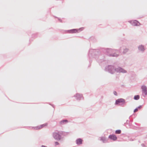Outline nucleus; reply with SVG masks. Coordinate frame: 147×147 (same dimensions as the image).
Instances as JSON below:
<instances>
[{
    "mask_svg": "<svg viewBox=\"0 0 147 147\" xmlns=\"http://www.w3.org/2000/svg\"><path fill=\"white\" fill-rule=\"evenodd\" d=\"M47 125V123H45L44 124H43L42 125H40V126H38V127H36V129H40L43 127H45V126H46Z\"/></svg>",
    "mask_w": 147,
    "mask_h": 147,
    "instance_id": "nucleus-8",
    "label": "nucleus"
},
{
    "mask_svg": "<svg viewBox=\"0 0 147 147\" xmlns=\"http://www.w3.org/2000/svg\"><path fill=\"white\" fill-rule=\"evenodd\" d=\"M109 138L111 140H112L114 141L117 139V137L116 136L114 135H111L109 136Z\"/></svg>",
    "mask_w": 147,
    "mask_h": 147,
    "instance_id": "nucleus-4",
    "label": "nucleus"
},
{
    "mask_svg": "<svg viewBox=\"0 0 147 147\" xmlns=\"http://www.w3.org/2000/svg\"><path fill=\"white\" fill-rule=\"evenodd\" d=\"M140 96L138 95L135 96L134 97V99L136 100H138L139 99Z\"/></svg>",
    "mask_w": 147,
    "mask_h": 147,
    "instance_id": "nucleus-11",
    "label": "nucleus"
},
{
    "mask_svg": "<svg viewBox=\"0 0 147 147\" xmlns=\"http://www.w3.org/2000/svg\"><path fill=\"white\" fill-rule=\"evenodd\" d=\"M42 147H47L46 146H45L42 145Z\"/></svg>",
    "mask_w": 147,
    "mask_h": 147,
    "instance_id": "nucleus-20",
    "label": "nucleus"
},
{
    "mask_svg": "<svg viewBox=\"0 0 147 147\" xmlns=\"http://www.w3.org/2000/svg\"><path fill=\"white\" fill-rule=\"evenodd\" d=\"M125 100L123 98H120L117 100L115 102L116 104H118L120 103H125Z\"/></svg>",
    "mask_w": 147,
    "mask_h": 147,
    "instance_id": "nucleus-2",
    "label": "nucleus"
},
{
    "mask_svg": "<svg viewBox=\"0 0 147 147\" xmlns=\"http://www.w3.org/2000/svg\"><path fill=\"white\" fill-rule=\"evenodd\" d=\"M138 111V109H135L134 110V112H136L137 111Z\"/></svg>",
    "mask_w": 147,
    "mask_h": 147,
    "instance_id": "nucleus-15",
    "label": "nucleus"
},
{
    "mask_svg": "<svg viewBox=\"0 0 147 147\" xmlns=\"http://www.w3.org/2000/svg\"><path fill=\"white\" fill-rule=\"evenodd\" d=\"M68 122V121L67 120H64L63 121H61L60 122V124H63L65 123H67Z\"/></svg>",
    "mask_w": 147,
    "mask_h": 147,
    "instance_id": "nucleus-9",
    "label": "nucleus"
},
{
    "mask_svg": "<svg viewBox=\"0 0 147 147\" xmlns=\"http://www.w3.org/2000/svg\"><path fill=\"white\" fill-rule=\"evenodd\" d=\"M139 49L141 51H143L144 50V47L142 46H140L139 47Z\"/></svg>",
    "mask_w": 147,
    "mask_h": 147,
    "instance_id": "nucleus-10",
    "label": "nucleus"
},
{
    "mask_svg": "<svg viewBox=\"0 0 147 147\" xmlns=\"http://www.w3.org/2000/svg\"><path fill=\"white\" fill-rule=\"evenodd\" d=\"M114 94L115 95H117V92H115V91L114 92Z\"/></svg>",
    "mask_w": 147,
    "mask_h": 147,
    "instance_id": "nucleus-16",
    "label": "nucleus"
},
{
    "mask_svg": "<svg viewBox=\"0 0 147 147\" xmlns=\"http://www.w3.org/2000/svg\"><path fill=\"white\" fill-rule=\"evenodd\" d=\"M121 130H117L115 131V133L116 134H119L121 133Z\"/></svg>",
    "mask_w": 147,
    "mask_h": 147,
    "instance_id": "nucleus-14",
    "label": "nucleus"
},
{
    "mask_svg": "<svg viewBox=\"0 0 147 147\" xmlns=\"http://www.w3.org/2000/svg\"><path fill=\"white\" fill-rule=\"evenodd\" d=\"M53 136L55 139L57 140H59L61 139L60 135L58 133L55 132L53 133Z\"/></svg>",
    "mask_w": 147,
    "mask_h": 147,
    "instance_id": "nucleus-1",
    "label": "nucleus"
},
{
    "mask_svg": "<svg viewBox=\"0 0 147 147\" xmlns=\"http://www.w3.org/2000/svg\"><path fill=\"white\" fill-rule=\"evenodd\" d=\"M79 30H80V29L77 30V29H72V30H69V33H76L78 32V31Z\"/></svg>",
    "mask_w": 147,
    "mask_h": 147,
    "instance_id": "nucleus-5",
    "label": "nucleus"
},
{
    "mask_svg": "<svg viewBox=\"0 0 147 147\" xmlns=\"http://www.w3.org/2000/svg\"><path fill=\"white\" fill-rule=\"evenodd\" d=\"M111 56H118V55H112Z\"/></svg>",
    "mask_w": 147,
    "mask_h": 147,
    "instance_id": "nucleus-18",
    "label": "nucleus"
},
{
    "mask_svg": "<svg viewBox=\"0 0 147 147\" xmlns=\"http://www.w3.org/2000/svg\"><path fill=\"white\" fill-rule=\"evenodd\" d=\"M141 107V106H140V107H139V108H140Z\"/></svg>",
    "mask_w": 147,
    "mask_h": 147,
    "instance_id": "nucleus-21",
    "label": "nucleus"
},
{
    "mask_svg": "<svg viewBox=\"0 0 147 147\" xmlns=\"http://www.w3.org/2000/svg\"><path fill=\"white\" fill-rule=\"evenodd\" d=\"M82 140L80 138H79L76 140V144H82Z\"/></svg>",
    "mask_w": 147,
    "mask_h": 147,
    "instance_id": "nucleus-7",
    "label": "nucleus"
},
{
    "mask_svg": "<svg viewBox=\"0 0 147 147\" xmlns=\"http://www.w3.org/2000/svg\"><path fill=\"white\" fill-rule=\"evenodd\" d=\"M123 72H125V71H124Z\"/></svg>",
    "mask_w": 147,
    "mask_h": 147,
    "instance_id": "nucleus-22",
    "label": "nucleus"
},
{
    "mask_svg": "<svg viewBox=\"0 0 147 147\" xmlns=\"http://www.w3.org/2000/svg\"><path fill=\"white\" fill-rule=\"evenodd\" d=\"M128 51V50H127V49H125V50H124V52L125 53V52H126V51Z\"/></svg>",
    "mask_w": 147,
    "mask_h": 147,
    "instance_id": "nucleus-19",
    "label": "nucleus"
},
{
    "mask_svg": "<svg viewBox=\"0 0 147 147\" xmlns=\"http://www.w3.org/2000/svg\"><path fill=\"white\" fill-rule=\"evenodd\" d=\"M55 145H57L59 144V143L57 142H56L55 143Z\"/></svg>",
    "mask_w": 147,
    "mask_h": 147,
    "instance_id": "nucleus-17",
    "label": "nucleus"
},
{
    "mask_svg": "<svg viewBox=\"0 0 147 147\" xmlns=\"http://www.w3.org/2000/svg\"><path fill=\"white\" fill-rule=\"evenodd\" d=\"M101 140L103 142H104L106 140V138L105 137H101Z\"/></svg>",
    "mask_w": 147,
    "mask_h": 147,
    "instance_id": "nucleus-13",
    "label": "nucleus"
},
{
    "mask_svg": "<svg viewBox=\"0 0 147 147\" xmlns=\"http://www.w3.org/2000/svg\"><path fill=\"white\" fill-rule=\"evenodd\" d=\"M132 24L134 26H138L140 25V23L136 20L134 21Z\"/></svg>",
    "mask_w": 147,
    "mask_h": 147,
    "instance_id": "nucleus-6",
    "label": "nucleus"
},
{
    "mask_svg": "<svg viewBox=\"0 0 147 147\" xmlns=\"http://www.w3.org/2000/svg\"><path fill=\"white\" fill-rule=\"evenodd\" d=\"M76 97H77L78 99H80V98L82 97V96L79 94H77L76 95Z\"/></svg>",
    "mask_w": 147,
    "mask_h": 147,
    "instance_id": "nucleus-12",
    "label": "nucleus"
},
{
    "mask_svg": "<svg viewBox=\"0 0 147 147\" xmlns=\"http://www.w3.org/2000/svg\"><path fill=\"white\" fill-rule=\"evenodd\" d=\"M142 89L143 92L145 94V95H146L147 94V90L146 86L144 85L142 86Z\"/></svg>",
    "mask_w": 147,
    "mask_h": 147,
    "instance_id": "nucleus-3",
    "label": "nucleus"
}]
</instances>
